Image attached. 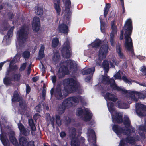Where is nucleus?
I'll list each match as a JSON object with an SVG mask.
<instances>
[{"label":"nucleus","mask_w":146,"mask_h":146,"mask_svg":"<svg viewBox=\"0 0 146 146\" xmlns=\"http://www.w3.org/2000/svg\"><path fill=\"white\" fill-rule=\"evenodd\" d=\"M122 79L125 82L129 83L130 82V81L128 80L125 76H123L122 77Z\"/></svg>","instance_id":"50"},{"label":"nucleus","mask_w":146,"mask_h":146,"mask_svg":"<svg viewBox=\"0 0 146 146\" xmlns=\"http://www.w3.org/2000/svg\"><path fill=\"white\" fill-rule=\"evenodd\" d=\"M71 52V49L68 41L66 40L64 44V46L61 50V52L64 58L70 57Z\"/></svg>","instance_id":"10"},{"label":"nucleus","mask_w":146,"mask_h":146,"mask_svg":"<svg viewBox=\"0 0 146 146\" xmlns=\"http://www.w3.org/2000/svg\"><path fill=\"white\" fill-rule=\"evenodd\" d=\"M60 136L61 137H64L66 135V133L64 132H62L60 133Z\"/></svg>","instance_id":"60"},{"label":"nucleus","mask_w":146,"mask_h":146,"mask_svg":"<svg viewBox=\"0 0 146 146\" xmlns=\"http://www.w3.org/2000/svg\"><path fill=\"white\" fill-rule=\"evenodd\" d=\"M41 105L40 104L38 105L35 107V109L36 111L39 112L40 110Z\"/></svg>","instance_id":"48"},{"label":"nucleus","mask_w":146,"mask_h":146,"mask_svg":"<svg viewBox=\"0 0 146 146\" xmlns=\"http://www.w3.org/2000/svg\"><path fill=\"white\" fill-rule=\"evenodd\" d=\"M58 29L60 32L64 33H67L68 31V26L66 24L63 23L59 25Z\"/></svg>","instance_id":"24"},{"label":"nucleus","mask_w":146,"mask_h":146,"mask_svg":"<svg viewBox=\"0 0 146 146\" xmlns=\"http://www.w3.org/2000/svg\"><path fill=\"white\" fill-rule=\"evenodd\" d=\"M39 79V77L38 76H36L32 78V80L34 82H36Z\"/></svg>","instance_id":"59"},{"label":"nucleus","mask_w":146,"mask_h":146,"mask_svg":"<svg viewBox=\"0 0 146 146\" xmlns=\"http://www.w3.org/2000/svg\"><path fill=\"white\" fill-rule=\"evenodd\" d=\"M100 21L101 23V25H102L103 23H104L102 21V18L101 17H100Z\"/></svg>","instance_id":"64"},{"label":"nucleus","mask_w":146,"mask_h":146,"mask_svg":"<svg viewBox=\"0 0 146 146\" xmlns=\"http://www.w3.org/2000/svg\"><path fill=\"white\" fill-rule=\"evenodd\" d=\"M110 7V5L109 4H106L105 7L104 9V15L105 17H106L109 9Z\"/></svg>","instance_id":"36"},{"label":"nucleus","mask_w":146,"mask_h":146,"mask_svg":"<svg viewBox=\"0 0 146 146\" xmlns=\"http://www.w3.org/2000/svg\"><path fill=\"white\" fill-rule=\"evenodd\" d=\"M18 126L20 132L22 134L25 136L29 135L30 131L28 129L25 128L21 123H18Z\"/></svg>","instance_id":"19"},{"label":"nucleus","mask_w":146,"mask_h":146,"mask_svg":"<svg viewBox=\"0 0 146 146\" xmlns=\"http://www.w3.org/2000/svg\"><path fill=\"white\" fill-rule=\"evenodd\" d=\"M9 139L13 145L17 146L18 145V143L16 138L15 133L13 131H11L9 134Z\"/></svg>","instance_id":"20"},{"label":"nucleus","mask_w":146,"mask_h":146,"mask_svg":"<svg viewBox=\"0 0 146 146\" xmlns=\"http://www.w3.org/2000/svg\"><path fill=\"white\" fill-rule=\"evenodd\" d=\"M104 98L106 100H110L115 102L117 100L116 96L112 94L107 93L104 96Z\"/></svg>","instance_id":"22"},{"label":"nucleus","mask_w":146,"mask_h":146,"mask_svg":"<svg viewBox=\"0 0 146 146\" xmlns=\"http://www.w3.org/2000/svg\"><path fill=\"white\" fill-rule=\"evenodd\" d=\"M123 141V140H121L119 146H123L124 144Z\"/></svg>","instance_id":"63"},{"label":"nucleus","mask_w":146,"mask_h":146,"mask_svg":"<svg viewBox=\"0 0 146 146\" xmlns=\"http://www.w3.org/2000/svg\"><path fill=\"white\" fill-rule=\"evenodd\" d=\"M46 91L45 90H43L42 92V96L43 97L45 96Z\"/></svg>","instance_id":"62"},{"label":"nucleus","mask_w":146,"mask_h":146,"mask_svg":"<svg viewBox=\"0 0 146 146\" xmlns=\"http://www.w3.org/2000/svg\"><path fill=\"white\" fill-rule=\"evenodd\" d=\"M63 1L65 3L66 6L65 16L66 18H68L71 14L69 10L71 4L70 1V0H63Z\"/></svg>","instance_id":"18"},{"label":"nucleus","mask_w":146,"mask_h":146,"mask_svg":"<svg viewBox=\"0 0 146 146\" xmlns=\"http://www.w3.org/2000/svg\"><path fill=\"white\" fill-rule=\"evenodd\" d=\"M116 51L119 57L121 59H123L124 58V56L121 52V48L120 44H119L117 46Z\"/></svg>","instance_id":"25"},{"label":"nucleus","mask_w":146,"mask_h":146,"mask_svg":"<svg viewBox=\"0 0 146 146\" xmlns=\"http://www.w3.org/2000/svg\"><path fill=\"white\" fill-rule=\"evenodd\" d=\"M123 123L125 126L124 130L115 125H114L112 127L113 130L119 137H120V135L122 133L125 134L127 135H130L131 129H132V132H135V129H132L131 127L130 126V121L127 116H125Z\"/></svg>","instance_id":"6"},{"label":"nucleus","mask_w":146,"mask_h":146,"mask_svg":"<svg viewBox=\"0 0 146 146\" xmlns=\"http://www.w3.org/2000/svg\"><path fill=\"white\" fill-rule=\"evenodd\" d=\"M14 28L13 27H11L8 31L7 36H5L3 39L2 42L4 45H8L10 43V38L13 35V30Z\"/></svg>","instance_id":"15"},{"label":"nucleus","mask_w":146,"mask_h":146,"mask_svg":"<svg viewBox=\"0 0 146 146\" xmlns=\"http://www.w3.org/2000/svg\"><path fill=\"white\" fill-rule=\"evenodd\" d=\"M51 79L53 83H55L56 80V77L55 75H54L51 76Z\"/></svg>","instance_id":"46"},{"label":"nucleus","mask_w":146,"mask_h":146,"mask_svg":"<svg viewBox=\"0 0 146 146\" xmlns=\"http://www.w3.org/2000/svg\"><path fill=\"white\" fill-rule=\"evenodd\" d=\"M139 130L142 131H146V122H145V125H141L139 127Z\"/></svg>","instance_id":"43"},{"label":"nucleus","mask_w":146,"mask_h":146,"mask_svg":"<svg viewBox=\"0 0 146 146\" xmlns=\"http://www.w3.org/2000/svg\"><path fill=\"white\" fill-rule=\"evenodd\" d=\"M60 66V67L57 74L58 78H61L68 73L69 70L67 66H69L71 68H75L76 66V64L74 62L69 60L63 63H61Z\"/></svg>","instance_id":"7"},{"label":"nucleus","mask_w":146,"mask_h":146,"mask_svg":"<svg viewBox=\"0 0 146 146\" xmlns=\"http://www.w3.org/2000/svg\"><path fill=\"white\" fill-rule=\"evenodd\" d=\"M35 11L36 14L40 16H41L43 15V13L42 7L41 6L36 7L35 9Z\"/></svg>","instance_id":"28"},{"label":"nucleus","mask_w":146,"mask_h":146,"mask_svg":"<svg viewBox=\"0 0 146 146\" xmlns=\"http://www.w3.org/2000/svg\"><path fill=\"white\" fill-rule=\"evenodd\" d=\"M21 79V75L19 74H15L13 75L11 78V80L15 81H18Z\"/></svg>","instance_id":"35"},{"label":"nucleus","mask_w":146,"mask_h":146,"mask_svg":"<svg viewBox=\"0 0 146 146\" xmlns=\"http://www.w3.org/2000/svg\"><path fill=\"white\" fill-rule=\"evenodd\" d=\"M64 90L61 92V89L60 86H57L54 92L55 96L58 99H61L67 95L68 92H74L78 89L79 86L78 82L74 79L70 78L65 79L63 81Z\"/></svg>","instance_id":"1"},{"label":"nucleus","mask_w":146,"mask_h":146,"mask_svg":"<svg viewBox=\"0 0 146 146\" xmlns=\"http://www.w3.org/2000/svg\"><path fill=\"white\" fill-rule=\"evenodd\" d=\"M90 46L96 48L100 47L98 55L95 58L97 65H100L102 61L105 58L108 52V47L107 41L105 40L101 42L100 40L97 39L88 45L89 47Z\"/></svg>","instance_id":"3"},{"label":"nucleus","mask_w":146,"mask_h":146,"mask_svg":"<svg viewBox=\"0 0 146 146\" xmlns=\"http://www.w3.org/2000/svg\"><path fill=\"white\" fill-rule=\"evenodd\" d=\"M26 63H24L20 67V70L21 71H22V70H24L26 67Z\"/></svg>","instance_id":"49"},{"label":"nucleus","mask_w":146,"mask_h":146,"mask_svg":"<svg viewBox=\"0 0 146 146\" xmlns=\"http://www.w3.org/2000/svg\"><path fill=\"white\" fill-rule=\"evenodd\" d=\"M102 82L105 84H110L111 88L114 90L121 91L123 93H129L130 97L129 99L135 101H137L138 98L141 99L144 98L146 96L145 94L143 92H140L135 91L130 92L125 90L123 88L117 86L115 84L114 80L113 79L109 80L107 76H102Z\"/></svg>","instance_id":"2"},{"label":"nucleus","mask_w":146,"mask_h":146,"mask_svg":"<svg viewBox=\"0 0 146 146\" xmlns=\"http://www.w3.org/2000/svg\"><path fill=\"white\" fill-rule=\"evenodd\" d=\"M56 123L58 126H60L61 124V121L60 120V116L59 115H56Z\"/></svg>","instance_id":"39"},{"label":"nucleus","mask_w":146,"mask_h":146,"mask_svg":"<svg viewBox=\"0 0 146 146\" xmlns=\"http://www.w3.org/2000/svg\"><path fill=\"white\" fill-rule=\"evenodd\" d=\"M136 112L138 115L142 116L144 115V111H146V107L140 103H137L136 105Z\"/></svg>","instance_id":"13"},{"label":"nucleus","mask_w":146,"mask_h":146,"mask_svg":"<svg viewBox=\"0 0 146 146\" xmlns=\"http://www.w3.org/2000/svg\"><path fill=\"white\" fill-rule=\"evenodd\" d=\"M20 145L22 146H28V142L27 139L24 137H21L19 141Z\"/></svg>","instance_id":"26"},{"label":"nucleus","mask_w":146,"mask_h":146,"mask_svg":"<svg viewBox=\"0 0 146 146\" xmlns=\"http://www.w3.org/2000/svg\"><path fill=\"white\" fill-rule=\"evenodd\" d=\"M141 71L146 75V67L144 66H143L141 68Z\"/></svg>","instance_id":"51"},{"label":"nucleus","mask_w":146,"mask_h":146,"mask_svg":"<svg viewBox=\"0 0 146 146\" xmlns=\"http://www.w3.org/2000/svg\"><path fill=\"white\" fill-rule=\"evenodd\" d=\"M120 1L121 2L122 6V9H123V13H124L125 11V8H124V5L123 2V0H120Z\"/></svg>","instance_id":"54"},{"label":"nucleus","mask_w":146,"mask_h":146,"mask_svg":"<svg viewBox=\"0 0 146 146\" xmlns=\"http://www.w3.org/2000/svg\"><path fill=\"white\" fill-rule=\"evenodd\" d=\"M27 28L23 27L17 33V42L16 46L17 48H20L23 46V44L26 41L27 38Z\"/></svg>","instance_id":"8"},{"label":"nucleus","mask_w":146,"mask_h":146,"mask_svg":"<svg viewBox=\"0 0 146 146\" xmlns=\"http://www.w3.org/2000/svg\"><path fill=\"white\" fill-rule=\"evenodd\" d=\"M5 62H4L0 63V70L1 69L2 66Z\"/></svg>","instance_id":"61"},{"label":"nucleus","mask_w":146,"mask_h":146,"mask_svg":"<svg viewBox=\"0 0 146 146\" xmlns=\"http://www.w3.org/2000/svg\"><path fill=\"white\" fill-rule=\"evenodd\" d=\"M126 141L129 143L133 144L135 143V140L133 138L128 137L127 138Z\"/></svg>","instance_id":"38"},{"label":"nucleus","mask_w":146,"mask_h":146,"mask_svg":"<svg viewBox=\"0 0 146 146\" xmlns=\"http://www.w3.org/2000/svg\"><path fill=\"white\" fill-rule=\"evenodd\" d=\"M114 77L116 79H121V74L119 72L116 73V74L114 76Z\"/></svg>","instance_id":"44"},{"label":"nucleus","mask_w":146,"mask_h":146,"mask_svg":"<svg viewBox=\"0 0 146 146\" xmlns=\"http://www.w3.org/2000/svg\"><path fill=\"white\" fill-rule=\"evenodd\" d=\"M76 130L73 128H71L69 130V136L72 138L71 146H79L80 143L77 138L75 137Z\"/></svg>","instance_id":"12"},{"label":"nucleus","mask_w":146,"mask_h":146,"mask_svg":"<svg viewBox=\"0 0 146 146\" xmlns=\"http://www.w3.org/2000/svg\"><path fill=\"white\" fill-rule=\"evenodd\" d=\"M60 3H54V7L56 11L57 15L59 16L61 12V9L59 5Z\"/></svg>","instance_id":"31"},{"label":"nucleus","mask_w":146,"mask_h":146,"mask_svg":"<svg viewBox=\"0 0 146 146\" xmlns=\"http://www.w3.org/2000/svg\"><path fill=\"white\" fill-rule=\"evenodd\" d=\"M45 49V47L44 45H42L41 46L40 48V49L39 51L40 52H43Z\"/></svg>","instance_id":"53"},{"label":"nucleus","mask_w":146,"mask_h":146,"mask_svg":"<svg viewBox=\"0 0 146 146\" xmlns=\"http://www.w3.org/2000/svg\"><path fill=\"white\" fill-rule=\"evenodd\" d=\"M84 99L81 96L71 97L65 99L62 105L59 106L57 110L58 113L62 114L64 113L66 107L70 104H73L74 103H78L79 101L83 102Z\"/></svg>","instance_id":"5"},{"label":"nucleus","mask_w":146,"mask_h":146,"mask_svg":"<svg viewBox=\"0 0 146 146\" xmlns=\"http://www.w3.org/2000/svg\"><path fill=\"white\" fill-rule=\"evenodd\" d=\"M88 135L89 136L88 139V141H91V138H92L93 142V146H97L96 145V138L94 131L92 130L88 129Z\"/></svg>","instance_id":"17"},{"label":"nucleus","mask_w":146,"mask_h":146,"mask_svg":"<svg viewBox=\"0 0 146 146\" xmlns=\"http://www.w3.org/2000/svg\"><path fill=\"white\" fill-rule=\"evenodd\" d=\"M111 26L112 31L110 35V41L111 45L112 46L114 45V38L116 34L117 29L115 26L114 25V21H113L111 23Z\"/></svg>","instance_id":"14"},{"label":"nucleus","mask_w":146,"mask_h":146,"mask_svg":"<svg viewBox=\"0 0 146 146\" xmlns=\"http://www.w3.org/2000/svg\"><path fill=\"white\" fill-rule=\"evenodd\" d=\"M60 45V43L57 38H56L53 39L52 42V46L53 47H56Z\"/></svg>","instance_id":"33"},{"label":"nucleus","mask_w":146,"mask_h":146,"mask_svg":"<svg viewBox=\"0 0 146 146\" xmlns=\"http://www.w3.org/2000/svg\"><path fill=\"white\" fill-rule=\"evenodd\" d=\"M105 24L104 23H103L102 25H101V31L102 32L104 33L105 32L104 27Z\"/></svg>","instance_id":"52"},{"label":"nucleus","mask_w":146,"mask_h":146,"mask_svg":"<svg viewBox=\"0 0 146 146\" xmlns=\"http://www.w3.org/2000/svg\"><path fill=\"white\" fill-rule=\"evenodd\" d=\"M95 70V68L94 67L92 69L89 68L83 70L82 72V73L83 75L93 73L94 72Z\"/></svg>","instance_id":"32"},{"label":"nucleus","mask_w":146,"mask_h":146,"mask_svg":"<svg viewBox=\"0 0 146 146\" xmlns=\"http://www.w3.org/2000/svg\"><path fill=\"white\" fill-rule=\"evenodd\" d=\"M118 107L121 109H125L129 108V105L126 104L124 103L122 101H118L117 102Z\"/></svg>","instance_id":"27"},{"label":"nucleus","mask_w":146,"mask_h":146,"mask_svg":"<svg viewBox=\"0 0 146 146\" xmlns=\"http://www.w3.org/2000/svg\"><path fill=\"white\" fill-rule=\"evenodd\" d=\"M12 101L14 102H19L20 106L22 108L25 109L26 106V103L22 98L19 97L17 92H15L12 98Z\"/></svg>","instance_id":"11"},{"label":"nucleus","mask_w":146,"mask_h":146,"mask_svg":"<svg viewBox=\"0 0 146 146\" xmlns=\"http://www.w3.org/2000/svg\"><path fill=\"white\" fill-rule=\"evenodd\" d=\"M83 113L82 109L81 108H78L77 111L76 115L78 116L81 115Z\"/></svg>","instance_id":"40"},{"label":"nucleus","mask_w":146,"mask_h":146,"mask_svg":"<svg viewBox=\"0 0 146 146\" xmlns=\"http://www.w3.org/2000/svg\"><path fill=\"white\" fill-rule=\"evenodd\" d=\"M102 67L104 69L105 71L107 72L109 69V64L108 62L105 60L102 64Z\"/></svg>","instance_id":"37"},{"label":"nucleus","mask_w":146,"mask_h":146,"mask_svg":"<svg viewBox=\"0 0 146 146\" xmlns=\"http://www.w3.org/2000/svg\"><path fill=\"white\" fill-rule=\"evenodd\" d=\"M45 55L44 54V52H39V58L40 59H42L44 57Z\"/></svg>","instance_id":"47"},{"label":"nucleus","mask_w":146,"mask_h":146,"mask_svg":"<svg viewBox=\"0 0 146 146\" xmlns=\"http://www.w3.org/2000/svg\"><path fill=\"white\" fill-rule=\"evenodd\" d=\"M29 52L28 51H25L23 54V56L25 58H27L30 56Z\"/></svg>","instance_id":"41"},{"label":"nucleus","mask_w":146,"mask_h":146,"mask_svg":"<svg viewBox=\"0 0 146 146\" xmlns=\"http://www.w3.org/2000/svg\"><path fill=\"white\" fill-rule=\"evenodd\" d=\"M8 15L9 19H11L13 17V15L12 13H9Z\"/></svg>","instance_id":"58"},{"label":"nucleus","mask_w":146,"mask_h":146,"mask_svg":"<svg viewBox=\"0 0 146 146\" xmlns=\"http://www.w3.org/2000/svg\"><path fill=\"white\" fill-rule=\"evenodd\" d=\"M92 116V115L90 111L86 110L85 113L83 115L82 118L83 120L87 121L90 120Z\"/></svg>","instance_id":"21"},{"label":"nucleus","mask_w":146,"mask_h":146,"mask_svg":"<svg viewBox=\"0 0 146 146\" xmlns=\"http://www.w3.org/2000/svg\"><path fill=\"white\" fill-rule=\"evenodd\" d=\"M0 139L4 146H9V142L5 135L1 134L0 135Z\"/></svg>","instance_id":"23"},{"label":"nucleus","mask_w":146,"mask_h":146,"mask_svg":"<svg viewBox=\"0 0 146 146\" xmlns=\"http://www.w3.org/2000/svg\"><path fill=\"white\" fill-rule=\"evenodd\" d=\"M60 59V56L58 52L55 53L52 57V62L54 64L58 62Z\"/></svg>","instance_id":"29"},{"label":"nucleus","mask_w":146,"mask_h":146,"mask_svg":"<svg viewBox=\"0 0 146 146\" xmlns=\"http://www.w3.org/2000/svg\"><path fill=\"white\" fill-rule=\"evenodd\" d=\"M32 26L33 30L36 31H38L40 27V23L39 18L37 17H34Z\"/></svg>","instance_id":"16"},{"label":"nucleus","mask_w":146,"mask_h":146,"mask_svg":"<svg viewBox=\"0 0 146 146\" xmlns=\"http://www.w3.org/2000/svg\"><path fill=\"white\" fill-rule=\"evenodd\" d=\"M30 91V88L29 86L27 85H26V92L27 93H29Z\"/></svg>","instance_id":"55"},{"label":"nucleus","mask_w":146,"mask_h":146,"mask_svg":"<svg viewBox=\"0 0 146 146\" xmlns=\"http://www.w3.org/2000/svg\"><path fill=\"white\" fill-rule=\"evenodd\" d=\"M132 29V21L130 19H128L126 21V24L121 31L120 38L121 40L123 39V34L124 32L125 47L128 50L132 52V42L130 37Z\"/></svg>","instance_id":"4"},{"label":"nucleus","mask_w":146,"mask_h":146,"mask_svg":"<svg viewBox=\"0 0 146 146\" xmlns=\"http://www.w3.org/2000/svg\"><path fill=\"white\" fill-rule=\"evenodd\" d=\"M48 122L49 123H51L53 126H54V118H50V120H48Z\"/></svg>","instance_id":"45"},{"label":"nucleus","mask_w":146,"mask_h":146,"mask_svg":"<svg viewBox=\"0 0 146 146\" xmlns=\"http://www.w3.org/2000/svg\"><path fill=\"white\" fill-rule=\"evenodd\" d=\"M4 82L5 84L8 85L11 83L10 80L7 78L5 77L4 79Z\"/></svg>","instance_id":"42"},{"label":"nucleus","mask_w":146,"mask_h":146,"mask_svg":"<svg viewBox=\"0 0 146 146\" xmlns=\"http://www.w3.org/2000/svg\"><path fill=\"white\" fill-rule=\"evenodd\" d=\"M18 57V55H17L14 58L13 60H12L11 61L9 65V68L11 70L14 71L15 70L17 69L18 67L16 65H13V63L15 61V59L17 57Z\"/></svg>","instance_id":"30"},{"label":"nucleus","mask_w":146,"mask_h":146,"mask_svg":"<svg viewBox=\"0 0 146 146\" xmlns=\"http://www.w3.org/2000/svg\"><path fill=\"white\" fill-rule=\"evenodd\" d=\"M28 121L29 125L31 127V130L32 131H35L36 128L33 122V120L31 119H29Z\"/></svg>","instance_id":"34"},{"label":"nucleus","mask_w":146,"mask_h":146,"mask_svg":"<svg viewBox=\"0 0 146 146\" xmlns=\"http://www.w3.org/2000/svg\"><path fill=\"white\" fill-rule=\"evenodd\" d=\"M28 146H35L34 142L33 141H31L29 143L28 142Z\"/></svg>","instance_id":"56"},{"label":"nucleus","mask_w":146,"mask_h":146,"mask_svg":"<svg viewBox=\"0 0 146 146\" xmlns=\"http://www.w3.org/2000/svg\"><path fill=\"white\" fill-rule=\"evenodd\" d=\"M91 79V77L90 76H88L85 79L86 81L87 82H89L90 81Z\"/></svg>","instance_id":"57"},{"label":"nucleus","mask_w":146,"mask_h":146,"mask_svg":"<svg viewBox=\"0 0 146 146\" xmlns=\"http://www.w3.org/2000/svg\"><path fill=\"white\" fill-rule=\"evenodd\" d=\"M108 109L112 115L113 122L120 123L122 121V113L116 112L113 108V104L107 103Z\"/></svg>","instance_id":"9"}]
</instances>
